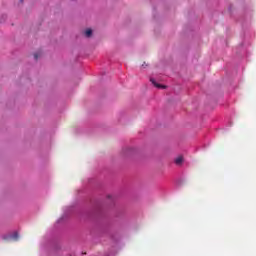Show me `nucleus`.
I'll return each instance as SVG.
<instances>
[{
    "label": "nucleus",
    "mask_w": 256,
    "mask_h": 256,
    "mask_svg": "<svg viewBox=\"0 0 256 256\" xmlns=\"http://www.w3.org/2000/svg\"><path fill=\"white\" fill-rule=\"evenodd\" d=\"M10 239H12V241H19V233L14 232L11 236Z\"/></svg>",
    "instance_id": "2"
},
{
    "label": "nucleus",
    "mask_w": 256,
    "mask_h": 256,
    "mask_svg": "<svg viewBox=\"0 0 256 256\" xmlns=\"http://www.w3.org/2000/svg\"><path fill=\"white\" fill-rule=\"evenodd\" d=\"M92 35H93V30L87 29V30L85 31V36H86V37H91Z\"/></svg>",
    "instance_id": "4"
},
{
    "label": "nucleus",
    "mask_w": 256,
    "mask_h": 256,
    "mask_svg": "<svg viewBox=\"0 0 256 256\" xmlns=\"http://www.w3.org/2000/svg\"><path fill=\"white\" fill-rule=\"evenodd\" d=\"M150 81L152 82V85H154V87H156L157 89H166L167 86L159 84L155 81V79L151 78Z\"/></svg>",
    "instance_id": "1"
},
{
    "label": "nucleus",
    "mask_w": 256,
    "mask_h": 256,
    "mask_svg": "<svg viewBox=\"0 0 256 256\" xmlns=\"http://www.w3.org/2000/svg\"><path fill=\"white\" fill-rule=\"evenodd\" d=\"M175 163H176V165H181V163H183V156L176 158Z\"/></svg>",
    "instance_id": "3"
},
{
    "label": "nucleus",
    "mask_w": 256,
    "mask_h": 256,
    "mask_svg": "<svg viewBox=\"0 0 256 256\" xmlns=\"http://www.w3.org/2000/svg\"><path fill=\"white\" fill-rule=\"evenodd\" d=\"M39 57H41V54H39V53H35V54H34V59L38 60Z\"/></svg>",
    "instance_id": "5"
}]
</instances>
